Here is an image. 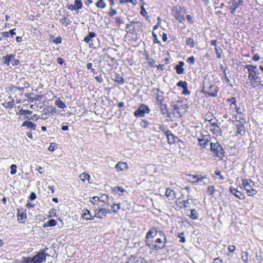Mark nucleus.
I'll return each mask as SVG.
<instances>
[{"mask_svg": "<svg viewBox=\"0 0 263 263\" xmlns=\"http://www.w3.org/2000/svg\"><path fill=\"white\" fill-rule=\"evenodd\" d=\"M154 90H156L157 92L156 98L157 104L159 106L161 114L163 115H166V117H171V114L168 112L167 105L164 104V100L163 97V91L160 90L158 88Z\"/></svg>", "mask_w": 263, "mask_h": 263, "instance_id": "obj_1", "label": "nucleus"}, {"mask_svg": "<svg viewBox=\"0 0 263 263\" xmlns=\"http://www.w3.org/2000/svg\"><path fill=\"white\" fill-rule=\"evenodd\" d=\"M210 150L220 160L224 156L225 151L221 145L217 142L210 143Z\"/></svg>", "mask_w": 263, "mask_h": 263, "instance_id": "obj_2", "label": "nucleus"}, {"mask_svg": "<svg viewBox=\"0 0 263 263\" xmlns=\"http://www.w3.org/2000/svg\"><path fill=\"white\" fill-rule=\"evenodd\" d=\"M242 185L248 196H252L256 194L257 191L254 188L255 187L254 182L252 180L250 179L242 180Z\"/></svg>", "mask_w": 263, "mask_h": 263, "instance_id": "obj_3", "label": "nucleus"}, {"mask_svg": "<svg viewBox=\"0 0 263 263\" xmlns=\"http://www.w3.org/2000/svg\"><path fill=\"white\" fill-rule=\"evenodd\" d=\"M171 106L173 107L174 110L177 111L178 114H180V110L181 109H184L185 111L188 109L187 104L184 103L182 99L172 101L171 102Z\"/></svg>", "mask_w": 263, "mask_h": 263, "instance_id": "obj_4", "label": "nucleus"}, {"mask_svg": "<svg viewBox=\"0 0 263 263\" xmlns=\"http://www.w3.org/2000/svg\"><path fill=\"white\" fill-rule=\"evenodd\" d=\"M48 250V248H45L43 251L38 252L34 256L31 257L33 263H41L43 261H45L46 256H48L49 255L46 254V251Z\"/></svg>", "mask_w": 263, "mask_h": 263, "instance_id": "obj_5", "label": "nucleus"}, {"mask_svg": "<svg viewBox=\"0 0 263 263\" xmlns=\"http://www.w3.org/2000/svg\"><path fill=\"white\" fill-rule=\"evenodd\" d=\"M151 111L148 106L145 104L140 105L134 114L136 117H143L145 114L149 113Z\"/></svg>", "mask_w": 263, "mask_h": 263, "instance_id": "obj_6", "label": "nucleus"}, {"mask_svg": "<svg viewBox=\"0 0 263 263\" xmlns=\"http://www.w3.org/2000/svg\"><path fill=\"white\" fill-rule=\"evenodd\" d=\"M218 91V88L215 85H210L208 88V90L205 91V93L209 96L212 97H216L217 96Z\"/></svg>", "mask_w": 263, "mask_h": 263, "instance_id": "obj_7", "label": "nucleus"}, {"mask_svg": "<svg viewBox=\"0 0 263 263\" xmlns=\"http://www.w3.org/2000/svg\"><path fill=\"white\" fill-rule=\"evenodd\" d=\"M237 122H238V123L235 124V125L237 127L236 136L244 135L246 133V129L243 123L240 122V120L236 119V123Z\"/></svg>", "mask_w": 263, "mask_h": 263, "instance_id": "obj_8", "label": "nucleus"}, {"mask_svg": "<svg viewBox=\"0 0 263 263\" xmlns=\"http://www.w3.org/2000/svg\"><path fill=\"white\" fill-rule=\"evenodd\" d=\"M177 86L182 88V94L185 95L190 94V91L187 89V83L186 81H180L177 83Z\"/></svg>", "mask_w": 263, "mask_h": 263, "instance_id": "obj_9", "label": "nucleus"}, {"mask_svg": "<svg viewBox=\"0 0 263 263\" xmlns=\"http://www.w3.org/2000/svg\"><path fill=\"white\" fill-rule=\"evenodd\" d=\"M190 177V181L196 183V182H200L203 180V179L206 178V176H201V175H190L189 176Z\"/></svg>", "mask_w": 263, "mask_h": 263, "instance_id": "obj_10", "label": "nucleus"}, {"mask_svg": "<svg viewBox=\"0 0 263 263\" xmlns=\"http://www.w3.org/2000/svg\"><path fill=\"white\" fill-rule=\"evenodd\" d=\"M173 15L175 19L180 23H183L185 21L184 15L181 13L179 10L176 9L174 10L173 11Z\"/></svg>", "mask_w": 263, "mask_h": 263, "instance_id": "obj_11", "label": "nucleus"}, {"mask_svg": "<svg viewBox=\"0 0 263 263\" xmlns=\"http://www.w3.org/2000/svg\"><path fill=\"white\" fill-rule=\"evenodd\" d=\"M17 217L18 220L21 223H24L25 220L27 218V216L25 211L23 209L17 210Z\"/></svg>", "mask_w": 263, "mask_h": 263, "instance_id": "obj_12", "label": "nucleus"}, {"mask_svg": "<svg viewBox=\"0 0 263 263\" xmlns=\"http://www.w3.org/2000/svg\"><path fill=\"white\" fill-rule=\"evenodd\" d=\"M230 191L232 194L240 199H244L245 198V195L241 192L236 190L233 186H230Z\"/></svg>", "mask_w": 263, "mask_h": 263, "instance_id": "obj_13", "label": "nucleus"}, {"mask_svg": "<svg viewBox=\"0 0 263 263\" xmlns=\"http://www.w3.org/2000/svg\"><path fill=\"white\" fill-rule=\"evenodd\" d=\"M198 140L199 142L200 145L203 148H205L208 145L210 140L208 137L206 138L204 136H201V137L198 138Z\"/></svg>", "mask_w": 263, "mask_h": 263, "instance_id": "obj_14", "label": "nucleus"}, {"mask_svg": "<svg viewBox=\"0 0 263 263\" xmlns=\"http://www.w3.org/2000/svg\"><path fill=\"white\" fill-rule=\"evenodd\" d=\"M158 233V230L155 227L151 229L147 233L146 235V239L148 240L151 238H154Z\"/></svg>", "mask_w": 263, "mask_h": 263, "instance_id": "obj_15", "label": "nucleus"}, {"mask_svg": "<svg viewBox=\"0 0 263 263\" xmlns=\"http://www.w3.org/2000/svg\"><path fill=\"white\" fill-rule=\"evenodd\" d=\"M165 134L167 137V141L169 144H171L175 142V137L170 130H167Z\"/></svg>", "mask_w": 263, "mask_h": 263, "instance_id": "obj_16", "label": "nucleus"}, {"mask_svg": "<svg viewBox=\"0 0 263 263\" xmlns=\"http://www.w3.org/2000/svg\"><path fill=\"white\" fill-rule=\"evenodd\" d=\"M243 3L242 1H239L238 2L233 1L232 2V6L230 7L231 13L234 14L236 9L239 7L240 4Z\"/></svg>", "mask_w": 263, "mask_h": 263, "instance_id": "obj_17", "label": "nucleus"}, {"mask_svg": "<svg viewBox=\"0 0 263 263\" xmlns=\"http://www.w3.org/2000/svg\"><path fill=\"white\" fill-rule=\"evenodd\" d=\"M127 167V164L122 161L119 162L115 166V168L118 171H123L126 170Z\"/></svg>", "mask_w": 263, "mask_h": 263, "instance_id": "obj_18", "label": "nucleus"}, {"mask_svg": "<svg viewBox=\"0 0 263 263\" xmlns=\"http://www.w3.org/2000/svg\"><path fill=\"white\" fill-rule=\"evenodd\" d=\"M21 126H26L31 130H35L36 129V125L30 121H25L22 124Z\"/></svg>", "mask_w": 263, "mask_h": 263, "instance_id": "obj_19", "label": "nucleus"}, {"mask_svg": "<svg viewBox=\"0 0 263 263\" xmlns=\"http://www.w3.org/2000/svg\"><path fill=\"white\" fill-rule=\"evenodd\" d=\"M184 62L183 61H180L179 64L175 66V69L176 72L179 74H182L184 73V69L183 68Z\"/></svg>", "mask_w": 263, "mask_h": 263, "instance_id": "obj_20", "label": "nucleus"}, {"mask_svg": "<svg viewBox=\"0 0 263 263\" xmlns=\"http://www.w3.org/2000/svg\"><path fill=\"white\" fill-rule=\"evenodd\" d=\"M15 56V54H7L5 57H3L4 60L3 63L7 65H9L10 62L14 58Z\"/></svg>", "mask_w": 263, "mask_h": 263, "instance_id": "obj_21", "label": "nucleus"}, {"mask_svg": "<svg viewBox=\"0 0 263 263\" xmlns=\"http://www.w3.org/2000/svg\"><path fill=\"white\" fill-rule=\"evenodd\" d=\"M82 217L86 220H91L94 218V217L91 215L90 211L87 209L84 210V212L83 213Z\"/></svg>", "mask_w": 263, "mask_h": 263, "instance_id": "obj_22", "label": "nucleus"}, {"mask_svg": "<svg viewBox=\"0 0 263 263\" xmlns=\"http://www.w3.org/2000/svg\"><path fill=\"white\" fill-rule=\"evenodd\" d=\"M9 99L10 100L8 102H6L3 104V106L5 108H12L14 106V99L11 97V96L9 97Z\"/></svg>", "mask_w": 263, "mask_h": 263, "instance_id": "obj_23", "label": "nucleus"}, {"mask_svg": "<svg viewBox=\"0 0 263 263\" xmlns=\"http://www.w3.org/2000/svg\"><path fill=\"white\" fill-rule=\"evenodd\" d=\"M96 36V33L94 32H89L88 34L84 39V41L89 44L90 46V42L91 41L92 38Z\"/></svg>", "mask_w": 263, "mask_h": 263, "instance_id": "obj_24", "label": "nucleus"}, {"mask_svg": "<svg viewBox=\"0 0 263 263\" xmlns=\"http://www.w3.org/2000/svg\"><path fill=\"white\" fill-rule=\"evenodd\" d=\"M114 81L119 85H122L124 83V79L119 74H116L115 76Z\"/></svg>", "mask_w": 263, "mask_h": 263, "instance_id": "obj_25", "label": "nucleus"}, {"mask_svg": "<svg viewBox=\"0 0 263 263\" xmlns=\"http://www.w3.org/2000/svg\"><path fill=\"white\" fill-rule=\"evenodd\" d=\"M175 194L176 193L173 190L167 188L165 194L167 197H170L172 199H173L175 197Z\"/></svg>", "mask_w": 263, "mask_h": 263, "instance_id": "obj_26", "label": "nucleus"}, {"mask_svg": "<svg viewBox=\"0 0 263 263\" xmlns=\"http://www.w3.org/2000/svg\"><path fill=\"white\" fill-rule=\"evenodd\" d=\"M32 114V111L26 109H21L18 111L16 112L17 115L25 116V115H31Z\"/></svg>", "mask_w": 263, "mask_h": 263, "instance_id": "obj_27", "label": "nucleus"}, {"mask_svg": "<svg viewBox=\"0 0 263 263\" xmlns=\"http://www.w3.org/2000/svg\"><path fill=\"white\" fill-rule=\"evenodd\" d=\"M56 224L57 221L54 219H51L47 222L44 223L43 226V227H49L55 226Z\"/></svg>", "mask_w": 263, "mask_h": 263, "instance_id": "obj_28", "label": "nucleus"}, {"mask_svg": "<svg viewBox=\"0 0 263 263\" xmlns=\"http://www.w3.org/2000/svg\"><path fill=\"white\" fill-rule=\"evenodd\" d=\"M227 102L231 103V107H233L232 105H234V108H236V98L235 97H232L230 98H228L227 100Z\"/></svg>", "mask_w": 263, "mask_h": 263, "instance_id": "obj_29", "label": "nucleus"}, {"mask_svg": "<svg viewBox=\"0 0 263 263\" xmlns=\"http://www.w3.org/2000/svg\"><path fill=\"white\" fill-rule=\"evenodd\" d=\"M245 67L246 69H247L248 72H255V70L256 69H257L256 65L247 64V65H246Z\"/></svg>", "mask_w": 263, "mask_h": 263, "instance_id": "obj_30", "label": "nucleus"}, {"mask_svg": "<svg viewBox=\"0 0 263 263\" xmlns=\"http://www.w3.org/2000/svg\"><path fill=\"white\" fill-rule=\"evenodd\" d=\"M55 104L60 108H64L66 105L64 102L61 101L60 99H58L55 102Z\"/></svg>", "mask_w": 263, "mask_h": 263, "instance_id": "obj_31", "label": "nucleus"}, {"mask_svg": "<svg viewBox=\"0 0 263 263\" xmlns=\"http://www.w3.org/2000/svg\"><path fill=\"white\" fill-rule=\"evenodd\" d=\"M190 216L192 219H197L198 218V213L195 210L192 209L191 210Z\"/></svg>", "mask_w": 263, "mask_h": 263, "instance_id": "obj_32", "label": "nucleus"}, {"mask_svg": "<svg viewBox=\"0 0 263 263\" xmlns=\"http://www.w3.org/2000/svg\"><path fill=\"white\" fill-rule=\"evenodd\" d=\"M75 6V10H79L82 8V0H76L74 2Z\"/></svg>", "mask_w": 263, "mask_h": 263, "instance_id": "obj_33", "label": "nucleus"}, {"mask_svg": "<svg viewBox=\"0 0 263 263\" xmlns=\"http://www.w3.org/2000/svg\"><path fill=\"white\" fill-rule=\"evenodd\" d=\"M79 178L81 180L84 181L86 179L89 180V179L90 178V176L87 173H83L80 175Z\"/></svg>", "mask_w": 263, "mask_h": 263, "instance_id": "obj_34", "label": "nucleus"}, {"mask_svg": "<svg viewBox=\"0 0 263 263\" xmlns=\"http://www.w3.org/2000/svg\"><path fill=\"white\" fill-rule=\"evenodd\" d=\"M106 4L102 0L99 1L96 3V6L98 8L104 9L106 7Z\"/></svg>", "mask_w": 263, "mask_h": 263, "instance_id": "obj_35", "label": "nucleus"}, {"mask_svg": "<svg viewBox=\"0 0 263 263\" xmlns=\"http://www.w3.org/2000/svg\"><path fill=\"white\" fill-rule=\"evenodd\" d=\"M215 191V187L213 185H210L207 189V194L209 195H213Z\"/></svg>", "mask_w": 263, "mask_h": 263, "instance_id": "obj_36", "label": "nucleus"}, {"mask_svg": "<svg viewBox=\"0 0 263 263\" xmlns=\"http://www.w3.org/2000/svg\"><path fill=\"white\" fill-rule=\"evenodd\" d=\"M101 213V216H106L107 214L110 213V211L108 209L100 208L99 209Z\"/></svg>", "mask_w": 263, "mask_h": 263, "instance_id": "obj_37", "label": "nucleus"}, {"mask_svg": "<svg viewBox=\"0 0 263 263\" xmlns=\"http://www.w3.org/2000/svg\"><path fill=\"white\" fill-rule=\"evenodd\" d=\"M186 44L187 45L190 46L191 47H194L195 46V43L193 39L191 37L187 39Z\"/></svg>", "mask_w": 263, "mask_h": 263, "instance_id": "obj_38", "label": "nucleus"}, {"mask_svg": "<svg viewBox=\"0 0 263 263\" xmlns=\"http://www.w3.org/2000/svg\"><path fill=\"white\" fill-rule=\"evenodd\" d=\"M250 81L251 85L255 88L257 86V83L259 82L260 80V78H257L256 80H249Z\"/></svg>", "mask_w": 263, "mask_h": 263, "instance_id": "obj_39", "label": "nucleus"}, {"mask_svg": "<svg viewBox=\"0 0 263 263\" xmlns=\"http://www.w3.org/2000/svg\"><path fill=\"white\" fill-rule=\"evenodd\" d=\"M120 204H115V203H114L112 205H111V209H112V211L114 213H117V212L120 210Z\"/></svg>", "mask_w": 263, "mask_h": 263, "instance_id": "obj_40", "label": "nucleus"}, {"mask_svg": "<svg viewBox=\"0 0 263 263\" xmlns=\"http://www.w3.org/2000/svg\"><path fill=\"white\" fill-rule=\"evenodd\" d=\"M21 263H33L31 257H23Z\"/></svg>", "mask_w": 263, "mask_h": 263, "instance_id": "obj_41", "label": "nucleus"}, {"mask_svg": "<svg viewBox=\"0 0 263 263\" xmlns=\"http://www.w3.org/2000/svg\"><path fill=\"white\" fill-rule=\"evenodd\" d=\"M48 112L51 115H54L57 112V110L55 107L51 106L48 107Z\"/></svg>", "mask_w": 263, "mask_h": 263, "instance_id": "obj_42", "label": "nucleus"}, {"mask_svg": "<svg viewBox=\"0 0 263 263\" xmlns=\"http://www.w3.org/2000/svg\"><path fill=\"white\" fill-rule=\"evenodd\" d=\"M248 253L247 252H242L241 253V259L245 262L247 263L248 261Z\"/></svg>", "mask_w": 263, "mask_h": 263, "instance_id": "obj_43", "label": "nucleus"}, {"mask_svg": "<svg viewBox=\"0 0 263 263\" xmlns=\"http://www.w3.org/2000/svg\"><path fill=\"white\" fill-rule=\"evenodd\" d=\"M166 247V246L165 245H162L160 246L159 245L154 244V245H152V249L158 251L159 250H162Z\"/></svg>", "mask_w": 263, "mask_h": 263, "instance_id": "obj_44", "label": "nucleus"}, {"mask_svg": "<svg viewBox=\"0 0 263 263\" xmlns=\"http://www.w3.org/2000/svg\"><path fill=\"white\" fill-rule=\"evenodd\" d=\"M119 2L121 4H126V3H130L134 5H135L137 3V0H119Z\"/></svg>", "mask_w": 263, "mask_h": 263, "instance_id": "obj_45", "label": "nucleus"}, {"mask_svg": "<svg viewBox=\"0 0 263 263\" xmlns=\"http://www.w3.org/2000/svg\"><path fill=\"white\" fill-rule=\"evenodd\" d=\"M258 76H256L253 72H249L248 79L249 80H256Z\"/></svg>", "mask_w": 263, "mask_h": 263, "instance_id": "obj_46", "label": "nucleus"}, {"mask_svg": "<svg viewBox=\"0 0 263 263\" xmlns=\"http://www.w3.org/2000/svg\"><path fill=\"white\" fill-rule=\"evenodd\" d=\"M113 191L116 192V193H118V192L123 193L124 192H125V190L123 187L120 186H116L114 187V189H113Z\"/></svg>", "mask_w": 263, "mask_h": 263, "instance_id": "obj_47", "label": "nucleus"}, {"mask_svg": "<svg viewBox=\"0 0 263 263\" xmlns=\"http://www.w3.org/2000/svg\"><path fill=\"white\" fill-rule=\"evenodd\" d=\"M149 125V123L147 120H143L140 123V125L144 128H146Z\"/></svg>", "mask_w": 263, "mask_h": 263, "instance_id": "obj_48", "label": "nucleus"}, {"mask_svg": "<svg viewBox=\"0 0 263 263\" xmlns=\"http://www.w3.org/2000/svg\"><path fill=\"white\" fill-rule=\"evenodd\" d=\"M100 201V198L97 196H95L91 198V200H90V201L93 204H96L98 203V201Z\"/></svg>", "mask_w": 263, "mask_h": 263, "instance_id": "obj_49", "label": "nucleus"}, {"mask_svg": "<svg viewBox=\"0 0 263 263\" xmlns=\"http://www.w3.org/2000/svg\"><path fill=\"white\" fill-rule=\"evenodd\" d=\"M11 171L10 174L11 175H14L16 173V166L15 164H12L10 166Z\"/></svg>", "mask_w": 263, "mask_h": 263, "instance_id": "obj_50", "label": "nucleus"}, {"mask_svg": "<svg viewBox=\"0 0 263 263\" xmlns=\"http://www.w3.org/2000/svg\"><path fill=\"white\" fill-rule=\"evenodd\" d=\"M178 237L180 238V240L179 241L180 242L183 243V242H185L186 239L184 237V233L183 232H181V233H180L178 235Z\"/></svg>", "mask_w": 263, "mask_h": 263, "instance_id": "obj_51", "label": "nucleus"}, {"mask_svg": "<svg viewBox=\"0 0 263 263\" xmlns=\"http://www.w3.org/2000/svg\"><path fill=\"white\" fill-rule=\"evenodd\" d=\"M57 210L55 209H51L49 212V215L48 216L49 217H54L56 214Z\"/></svg>", "mask_w": 263, "mask_h": 263, "instance_id": "obj_52", "label": "nucleus"}, {"mask_svg": "<svg viewBox=\"0 0 263 263\" xmlns=\"http://www.w3.org/2000/svg\"><path fill=\"white\" fill-rule=\"evenodd\" d=\"M153 36L154 37L153 43L154 44H160V42L158 39L157 35L155 33V32H153L152 33Z\"/></svg>", "mask_w": 263, "mask_h": 263, "instance_id": "obj_53", "label": "nucleus"}, {"mask_svg": "<svg viewBox=\"0 0 263 263\" xmlns=\"http://www.w3.org/2000/svg\"><path fill=\"white\" fill-rule=\"evenodd\" d=\"M117 13V11L115 9L112 8V7L110 8V11L108 12V14L110 16H113L115 15Z\"/></svg>", "mask_w": 263, "mask_h": 263, "instance_id": "obj_54", "label": "nucleus"}, {"mask_svg": "<svg viewBox=\"0 0 263 263\" xmlns=\"http://www.w3.org/2000/svg\"><path fill=\"white\" fill-rule=\"evenodd\" d=\"M52 41L57 44H60L62 42V37L61 36H59L53 40Z\"/></svg>", "mask_w": 263, "mask_h": 263, "instance_id": "obj_55", "label": "nucleus"}, {"mask_svg": "<svg viewBox=\"0 0 263 263\" xmlns=\"http://www.w3.org/2000/svg\"><path fill=\"white\" fill-rule=\"evenodd\" d=\"M140 13L142 15L148 17L149 16L147 15V12L146 11V10L144 9V7L142 6L141 7V12Z\"/></svg>", "mask_w": 263, "mask_h": 263, "instance_id": "obj_56", "label": "nucleus"}, {"mask_svg": "<svg viewBox=\"0 0 263 263\" xmlns=\"http://www.w3.org/2000/svg\"><path fill=\"white\" fill-rule=\"evenodd\" d=\"M189 204H190V203H189V199H187V200H183L182 201V205H183V206L185 208H189L190 206Z\"/></svg>", "mask_w": 263, "mask_h": 263, "instance_id": "obj_57", "label": "nucleus"}, {"mask_svg": "<svg viewBox=\"0 0 263 263\" xmlns=\"http://www.w3.org/2000/svg\"><path fill=\"white\" fill-rule=\"evenodd\" d=\"M186 62L188 63L194 64L195 62V58L193 56L187 58Z\"/></svg>", "mask_w": 263, "mask_h": 263, "instance_id": "obj_58", "label": "nucleus"}, {"mask_svg": "<svg viewBox=\"0 0 263 263\" xmlns=\"http://www.w3.org/2000/svg\"><path fill=\"white\" fill-rule=\"evenodd\" d=\"M95 79L98 82H99L100 83H102L103 81V79L102 78L101 74H100V76H98L95 77Z\"/></svg>", "mask_w": 263, "mask_h": 263, "instance_id": "obj_59", "label": "nucleus"}, {"mask_svg": "<svg viewBox=\"0 0 263 263\" xmlns=\"http://www.w3.org/2000/svg\"><path fill=\"white\" fill-rule=\"evenodd\" d=\"M95 217H96L97 218H102V216H101V213H100V210H96L95 211Z\"/></svg>", "mask_w": 263, "mask_h": 263, "instance_id": "obj_60", "label": "nucleus"}, {"mask_svg": "<svg viewBox=\"0 0 263 263\" xmlns=\"http://www.w3.org/2000/svg\"><path fill=\"white\" fill-rule=\"evenodd\" d=\"M115 20L116 21V23L118 24H121L123 23V22L122 21V19L120 16H117L115 18Z\"/></svg>", "mask_w": 263, "mask_h": 263, "instance_id": "obj_61", "label": "nucleus"}, {"mask_svg": "<svg viewBox=\"0 0 263 263\" xmlns=\"http://www.w3.org/2000/svg\"><path fill=\"white\" fill-rule=\"evenodd\" d=\"M108 196L106 195H103L100 198V201L102 202H105L106 200L108 199Z\"/></svg>", "mask_w": 263, "mask_h": 263, "instance_id": "obj_62", "label": "nucleus"}, {"mask_svg": "<svg viewBox=\"0 0 263 263\" xmlns=\"http://www.w3.org/2000/svg\"><path fill=\"white\" fill-rule=\"evenodd\" d=\"M29 198L31 200H34L36 198V195L34 192H32L29 196Z\"/></svg>", "mask_w": 263, "mask_h": 263, "instance_id": "obj_63", "label": "nucleus"}, {"mask_svg": "<svg viewBox=\"0 0 263 263\" xmlns=\"http://www.w3.org/2000/svg\"><path fill=\"white\" fill-rule=\"evenodd\" d=\"M222 260L220 258H216L213 260V263H222Z\"/></svg>", "mask_w": 263, "mask_h": 263, "instance_id": "obj_64", "label": "nucleus"}]
</instances>
